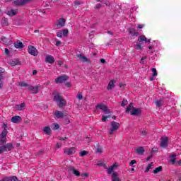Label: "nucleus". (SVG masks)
Listing matches in <instances>:
<instances>
[{
  "label": "nucleus",
  "mask_w": 181,
  "mask_h": 181,
  "mask_svg": "<svg viewBox=\"0 0 181 181\" xmlns=\"http://www.w3.org/2000/svg\"><path fill=\"white\" fill-rule=\"evenodd\" d=\"M4 52L6 54H9V49H8L7 48L5 49Z\"/></svg>",
  "instance_id": "obj_59"
},
{
  "label": "nucleus",
  "mask_w": 181,
  "mask_h": 181,
  "mask_svg": "<svg viewBox=\"0 0 181 181\" xmlns=\"http://www.w3.org/2000/svg\"><path fill=\"white\" fill-rule=\"evenodd\" d=\"M2 80H4V76H0V90L4 87V81Z\"/></svg>",
  "instance_id": "obj_42"
},
{
  "label": "nucleus",
  "mask_w": 181,
  "mask_h": 181,
  "mask_svg": "<svg viewBox=\"0 0 181 181\" xmlns=\"http://www.w3.org/2000/svg\"><path fill=\"white\" fill-rule=\"evenodd\" d=\"M7 135H8V130L4 129L0 134L1 145H4V144H6V136Z\"/></svg>",
  "instance_id": "obj_6"
},
{
  "label": "nucleus",
  "mask_w": 181,
  "mask_h": 181,
  "mask_svg": "<svg viewBox=\"0 0 181 181\" xmlns=\"http://www.w3.org/2000/svg\"><path fill=\"white\" fill-rule=\"evenodd\" d=\"M151 169H153V163H151L148 165V166L146 167V168L145 170V173H148V172H149V170Z\"/></svg>",
  "instance_id": "obj_29"
},
{
  "label": "nucleus",
  "mask_w": 181,
  "mask_h": 181,
  "mask_svg": "<svg viewBox=\"0 0 181 181\" xmlns=\"http://www.w3.org/2000/svg\"><path fill=\"white\" fill-rule=\"evenodd\" d=\"M28 52L30 54H31V56H37V54H39V52H37L36 47L32 45L28 46Z\"/></svg>",
  "instance_id": "obj_7"
},
{
  "label": "nucleus",
  "mask_w": 181,
  "mask_h": 181,
  "mask_svg": "<svg viewBox=\"0 0 181 181\" xmlns=\"http://www.w3.org/2000/svg\"><path fill=\"white\" fill-rule=\"evenodd\" d=\"M128 105V100L124 99L122 102V107H125V105Z\"/></svg>",
  "instance_id": "obj_41"
},
{
  "label": "nucleus",
  "mask_w": 181,
  "mask_h": 181,
  "mask_svg": "<svg viewBox=\"0 0 181 181\" xmlns=\"http://www.w3.org/2000/svg\"><path fill=\"white\" fill-rule=\"evenodd\" d=\"M25 108H26L25 103H21V104L16 105V110H17V111H23V110H25Z\"/></svg>",
  "instance_id": "obj_19"
},
{
  "label": "nucleus",
  "mask_w": 181,
  "mask_h": 181,
  "mask_svg": "<svg viewBox=\"0 0 181 181\" xmlns=\"http://www.w3.org/2000/svg\"><path fill=\"white\" fill-rule=\"evenodd\" d=\"M67 78H69V77H67V76H59L55 79V82L57 83H64V81H66V80H67Z\"/></svg>",
  "instance_id": "obj_14"
},
{
  "label": "nucleus",
  "mask_w": 181,
  "mask_h": 181,
  "mask_svg": "<svg viewBox=\"0 0 181 181\" xmlns=\"http://www.w3.org/2000/svg\"><path fill=\"white\" fill-rule=\"evenodd\" d=\"M54 115L57 118H63L64 117H66L67 116V113L66 112H60L59 110H57L54 112Z\"/></svg>",
  "instance_id": "obj_12"
},
{
  "label": "nucleus",
  "mask_w": 181,
  "mask_h": 181,
  "mask_svg": "<svg viewBox=\"0 0 181 181\" xmlns=\"http://www.w3.org/2000/svg\"><path fill=\"white\" fill-rule=\"evenodd\" d=\"M32 0H16L13 1V4L16 6H21L22 5H26L28 2H30Z\"/></svg>",
  "instance_id": "obj_8"
},
{
  "label": "nucleus",
  "mask_w": 181,
  "mask_h": 181,
  "mask_svg": "<svg viewBox=\"0 0 181 181\" xmlns=\"http://www.w3.org/2000/svg\"><path fill=\"white\" fill-rule=\"evenodd\" d=\"M115 87V81H110L108 86L107 90H112Z\"/></svg>",
  "instance_id": "obj_25"
},
{
  "label": "nucleus",
  "mask_w": 181,
  "mask_h": 181,
  "mask_svg": "<svg viewBox=\"0 0 181 181\" xmlns=\"http://www.w3.org/2000/svg\"><path fill=\"white\" fill-rule=\"evenodd\" d=\"M57 37H63V32L61 30V31H59L57 33Z\"/></svg>",
  "instance_id": "obj_44"
},
{
  "label": "nucleus",
  "mask_w": 181,
  "mask_h": 181,
  "mask_svg": "<svg viewBox=\"0 0 181 181\" xmlns=\"http://www.w3.org/2000/svg\"><path fill=\"white\" fill-rule=\"evenodd\" d=\"M11 121L13 124H18L22 121V118L20 116H14L11 118Z\"/></svg>",
  "instance_id": "obj_18"
},
{
  "label": "nucleus",
  "mask_w": 181,
  "mask_h": 181,
  "mask_svg": "<svg viewBox=\"0 0 181 181\" xmlns=\"http://www.w3.org/2000/svg\"><path fill=\"white\" fill-rule=\"evenodd\" d=\"M151 71H152V72L153 73V77L158 76V72L156 71V69L152 68Z\"/></svg>",
  "instance_id": "obj_43"
},
{
  "label": "nucleus",
  "mask_w": 181,
  "mask_h": 181,
  "mask_svg": "<svg viewBox=\"0 0 181 181\" xmlns=\"http://www.w3.org/2000/svg\"><path fill=\"white\" fill-rule=\"evenodd\" d=\"M4 73H5V69L0 67V77H2V74H4Z\"/></svg>",
  "instance_id": "obj_47"
},
{
  "label": "nucleus",
  "mask_w": 181,
  "mask_h": 181,
  "mask_svg": "<svg viewBox=\"0 0 181 181\" xmlns=\"http://www.w3.org/2000/svg\"><path fill=\"white\" fill-rule=\"evenodd\" d=\"M43 132L45 133H46L47 135H49V134H50V132H51V129L49 127L47 126V127H44Z\"/></svg>",
  "instance_id": "obj_30"
},
{
  "label": "nucleus",
  "mask_w": 181,
  "mask_h": 181,
  "mask_svg": "<svg viewBox=\"0 0 181 181\" xmlns=\"http://www.w3.org/2000/svg\"><path fill=\"white\" fill-rule=\"evenodd\" d=\"M155 47H156V42L152 43L151 45L148 46L149 50H151V53H155Z\"/></svg>",
  "instance_id": "obj_26"
},
{
  "label": "nucleus",
  "mask_w": 181,
  "mask_h": 181,
  "mask_svg": "<svg viewBox=\"0 0 181 181\" xmlns=\"http://www.w3.org/2000/svg\"><path fill=\"white\" fill-rule=\"evenodd\" d=\"M64 152L66 155H73V153H76V148L71 147L70 148H66Z\"/></svg>",
  "instance_id": "obj_15"
},
{
  "label": "nucleus",
  "mask_w": 181,
  "mask_h": 181,
  "mask_svg": "<svg viewBox=\"0 0 181 181\" xmlns=\"http://www.w3.org/2000/svg\"><path fill=\"white\" fill-rule=\"evenodd\" d=\"M144 152H145V149L144 148V147H139L136 148V153L138 155H144Z\"/></svg>",
  "instance_id": "obj_22"
},
{
  "label": "nucleus",
  "mask_w": 181,
  "mask_h": 181,
  "mask_svg": "<svg viewBox=\"0 0 181 181\" xmlns=\"http://www.w3.org/2000/svg\"><path fill=\"white\" fill-rule=\"evenodd\" d=\"M156 105L157 107H160V105H162V100H157V101L156 102Z\"/></svg>",
  "instance_id": "obj_46"
},
{
  "label": "nucleus",
  "mask_w": 181,
  "mask_h": 181,
  "mask_svg": "<svg viewBox=\"0 0 181 181\" xmlns=\"http://www.w3.org/2000/svg\"><path fill=\"white\" fill-rule=\"evenodd\" d=\"M118 168V164L115 163L114 165H111L108 169H107V173L108 175L112 174V181H121V179H119V174L117 172H114V170H117Z\"/></svg>",
  "instance_id": "obj_1"
},
{
  "label": "nucleus",
  "mask_w": 181,
  "mask_h": 181,
  "mask_svg": "<svg viewBox=\"0 0 181 181\" xmlns=\"http://www.w3.org/2000/svg\"><path fill=\"white\" fill-rule=\"evenodd\" d=\"M3 26H8V19L4 18L2 21Z\"/></svg>",
  "instance_id": "obj_40"
},
{
  "label": "nucleus",
  "mask_w": 181,
  "mask_h": 181,
  "mask_svg": "<svg viewBox=\"0 0 181 181\" xmlns=\"http://www.w3.org/2000/svg\"><path fill=\"white\" fill-rule=\"evenodd\" d=\"M2 152H5V151L4 150V147L0 146V155L2 153Z\"/></svg>",
  "instance_id": "obj_58"
},
{
  "label": "nucleus",
  "mask_w": 181,
  "mask_h": 181,
  "mask_svg": "<svg viewBox=\"0 0 181 181\" xmlns=\"http://www.w3.org/2000/svg\"><path fill=\"white\" fill-rule=\"evenodd\" d=\"M96 108H100V110H102V111H103V112H105L106 114H110V112H111V111L108 109L107 105L104 104L98 105L96 106Z\"/></svg>",
  "instance_id": "obj_9"
},
{
  "label": "nucleus",
  "mask_w": 181,
  "mask_h": 181,
  "mask_svg": "<svg viewBox=\"0 0 181 181\" xmlns=\"http://www.w3.org/2000/svg\"><path fill=\"white\" fill-rule=\"evenodd\" d=\"M9 64H11V66H16V64H18V62H16V61H10Z\"/></svg>",
  "instance_id": "obj_45"
},
{
  "label": "nucleus",
  "mask_w": 181,
  "mask_h": 181,
  "mask_svg": "<svg viewBox=\"0 0 181 181\" xmlns=\"http://www.w3.org/2000/svg\"><path fill=\"white\" fill-rule=\"evenodd\" d=\"M66 139H67V137L59 139L60 141H66Z\"/></svg>",
  "instance_id": "obj_62"
},
{
  "label": "nucleus",
  "mask_w": 181,
  "mask_h": 181,
  "mask_svg": "<svg viewBox=\"0 0 181 181\" xmlns=\"http://www.w3.org/2000/svg\"><path fill=\"white\" fill-rule=\"evenodd\" d=\"M64 124H65V125H67V124H70V120H64Z\"/></svg>",
  "instance_id": "obj_57"
},
{
  "label": "nucleus",
  "mask_w": 181,
  "mask_h": 181,
  "mask_svg": "<svg viewBox=\"0 0 181 181\" xmlns=\"http://www.w3.org/2000/svg\"><path fill=\"white\" fill-rule=\"evenodd\" d=\"M39 88H40V86L28 87V90L32 91L33 94H37V93H39Z\"/></svg>",
  "instance_id": "obj_13"
},
{
  "label": "nucleus",
  "mask_w": 181,
  "mask_h": 181,
  "mask_svg": "<svg viewBox=\"0 0 181 181\" xmlns=\"http://www.w3.org/2000/svg\"><path fill=\"white\" fill-rule=\"evenodd\" d=\"M20 87H30V86H29L28 83H26L25 82H21L19 83Z\"/></svg>",
  "instance_id": "obj_34"
},
{
  "label": "nucleus",
  "mask_w": 181,
  "mask_h": 181,
  "mask_svg": "<svg viewBox=\"0 0 181 181\" xmlns=\"http://www.w3.org/2000/svg\"><path fill=\"white\" fill-rule=\"evenodd\" d=\"M176 154H173L170 156V162H171V163L173 165H175L176 164Z\"/></svg>",
  "instance_id": "obj_23"
},
{
  "label": "nucleus",
  "mask_w": 181,
  "mask_h": 181,
  "mask_svg": "<svg viewBox=\"0 0 181 181\" xmlns=\"http://www.w3.org/2000/svg\"><path fill=\"white\" fill-rule=\"evenodd\" d=\"M66 87H71V83H70V82H67L66 83Z\"/></svg>",
  "instance_id": "obj_60"
},
{
  "label": "nucleus",
  "mask_w": 181,
  "mask_h": 181,
  "mask_svg": "<svg viewBox=\"0 0 181 181\" xmlns=\"http://www.w3.org/2000/svg\"><path fill=\"white\" fill-rule=\"evenodd\" d=\"M129 32L132 35V36H138V33L135 32V28H129Z\"/></svg>",
  "instance_id": "obj_28"
},
{
  "label": "nucleus",
  "mask_w": 181,
  "mask_h": 181,
  "mask_svg": "<svg viewBox=\"0 0 181 181\" xmlns=\"http://www.w3.org/2000/svg\"><path fill=\"white\" fill-rule=\"evenodd\" d=\"M103 148L100 146H97L96 147V153H103Z\"/></svg>",
  "instance_id": "obj_33"
},
{
  "label": "nucleus",
  "mask_w": 181,
  "mask_h": 181,
  "mask_svg": "<svg viewBox=\"0 0 181 181\" xmlns=\"http://www.w3.org/2000/svg\"><path fill=\"white\" fill-rule=\"evenodd\" d=\"M126 112H130L131 115H139V114H141V109L134 107L132 103H130L129 107L126 109Z\"/></svg>",
  "instance_id": "obj_3"
},
{
  "label": "nucleus",
  "mask_w": 181,
  "mask_h": 181,
  "mask_svg": "<svg viewBox=\"0 0 181 181\" xmlns=\"http://www.w3.org/2000/svg\"><path fill=\"white\" fill-rule=\"evenodd\" d=\"M55 45H56V46H59L60 45H62V42L57 40Z\"/></svg>",
  "instance_id": "obj_56"
},
{
  "label": "nucleus",
  "mask_w": 181,
  "mask_h": 181,
  "mask_svg": "<svg viewBox=\"0 0 181 181\" xmlns=\"http://www.w3.org/2000/svg\"><path fill=\"white\" fill-rule=\"evenodd\" d=\"M82 176L87 177V176H88V174H87V173H84V174H83V175H82Z\"/></svg>",
  "instance_id": "obj_64"
},
{
  "label": "nucleus",
  "mask_w": 181,
  "mask_h": 181,
  "mask_svg": "<svg viewBox=\"0 0 181 181\" xmlns=\"http://www.w3.org/2000/svg\"><path fill=\"white\" fill-rule=\"evenodd\" d=\"M169 142V138L166 136H163L161 138V141H160V146L161 148H166L168 146V144Z\"/></svg>",
  "instance_id": "obj_10"
},
{
  "label": "nucleus",
  "mask_w": 181,
  "mask_h": 181,
  "mask_svg": "<svg viewBox=\"0 0 181 181\" xmlns=\"http://www.w3.org/2000/svg\"><path fill=\"white\" fill-rule=\"evenodd\" d=\"M72 170L75 176H80V172L77 171V170L74 169V168H72Z\"/></svg>",
  "instance_id": "obj_36"
},
{
  "label": "nucleus",
  "mask_w": 181,
  "mask_h": 181,
  "mask_svg": "<svg viewBox=\"0 0 181 181\" xmlns=\"http://www.w3.org/2000/svg\"><path fill=\"white\" fill-rule=\"evenodd\" d=\"M100 62H102L103 64L105 63V59H100Z\"/></svg>",
  "instance_id": "obj_63"
},
{
  "label": "nucleus",
  "mask_w": 181,
  "mask_h": 181,
  "mask_svg": "<svg viewBox=\"0 0 181 181\" xmlns=\"http://www.w3.org/2000/svg\"><path fill=\"white\" fill-rule=\"evenodd\" d=\"M147 59V57L146 56H144L143 57L141 60H140V64H145V60H146Z\"/></svg>",
  "instance_id": "obj_39"
},
{
  "label": "nucleus",
  "mask_w": 181,
  "mask_h": 181,
  "mask_svg": "<svg viewBox=\"0 0 181 181\" xmlns=\"http://www.w3.org/2000/svg\"><path fill=\"white\" fill-rule=\"evenodd\" d=\"M6 13L8 16H15L18 13V9H8Z\"/></svg>",
  "instance_id": "obj_17"
},
{
  "label": "nucleus",
  "mask_w": 181,
  "mask_h": 181,
  "mask_svg": "<svg viewBox=\"0 0 181 181\" xmlns=\"http://www.w3.org/2000/svg\"><path fill=\"white\" fill-rule=\"evenodd\" d=\"M59 148H62V143H57L56 144V148L59 149Z\"/></svg>",
  "instance_id": "obj_51"
},
{
  "label": "nucleus",
  "mask_w": 181,
  "mask_h": 181,
  "mask_svg": "<svg viewBox=\"0 0 181 181\" xmlns=\"http://www.w3.org/2000/svg\"><path fill=\"white\" fill-rule=\"evenodd\" d=\"M87 153H88V152H87L86 151H82L79 153V156H86V155H87Z\"/></svg>",
  "instance_id": "obj_37"
},
{
  "label": "nucleus",
  "mask_w": 181,
  "mask_h": 181,
  "mask_svg": "<svg viewBox=\"0 0 181 181\" xmlns=\"http://www.w3.org/2000/svg\"><path fill=\"white\" fill-rule=\"evenodd\" d=\"M46 62L47 63H49L52 64V63H54V58L50 55H47L45 59Z\"/></svg>",
  "instance_id": "obj_21"
},
{
  "label": "nucleus",
  "mask_w": 181,
  "mask_h": 181,
  "mask_svg": "<svg viewBox=\"0 0 181 181\" xmlns=\"http://www.w3.org/2000/svg\"><path fill=\"white\" fill-rule=\"evenodd\" d=\"M135 163H136V160H132L130 163H129V166H134V165H135Z\"/></svg>",
  "instance_id": "obj_49"
},
{
  "label": "nucleus",
  "mask_w": 181,
  "mask_h": 181,
  "mask_svg": "<svg viewBox=\"0 0 181 181\" xmlns=\"http://www.w3.org/2000/svg\"><path fill=\"white\" fill-rule=\"evenodd\" d=\"M175 165H176V166H181V160L177 161V162L175 163Z\"/></svg>",
  "instance_id": "obj_53"
},
{
  "label": "nucleus",
  "mask_w": 181,
  "mask_h": 181,
  "mask_svg": "<svg viewBox=\"0 0 181 181\" xmlns=\"http://www.w3.org/2000/svg\"><path fill=\"white\" fill-rule=\"evenodd\" d=\"M110 117H111V115H107V116L103 115L102 116V121H103V122H105L107 121V119L110 118Z\"/></svg>",
  "instance_id": "obj_38"
},
{
  "label": "nucleus",
  "mask_w": 181,
  "mask_h": 181,
  "mask_svg": "<svg viewBox=\"0 0 181 181\" xmlns=\"http://www.w3.org/2000/svg\"><path fill=\"white\" fill-rule=\"evenodd\" d=\"M14 46L16 49H22V47H23V44L21 42H16L14 43Z\"/></svg>",
  "instance_id": "obj_27"
},
{
  "label": "nucleus",
  "mask_w": 181,
  "mask_h": 181,
  "mask_svg": "<svg viewBox=\"0 0 181 181\" xmlns=\"http://www.w3.org/2000/svg\"><path fill=\"white\" fill-rule=\"evenodd\" d=\"M159 172H162V167H158L156 169L153 170V173H155L156 175L159 173Z\"/></svg>",
  "instance_id": "obj_32"
},
{
  "label": "nucleus",
  "mask_w": 181,
  "mask_h": 181,
  "mask_svg": "<svg viewBox=\"0 0 181 181\" xmlns=\"http://www.w3.org/2000/svg\"><path fill=\"white\" fill-rule=\"evenodd\" d=\"M54 100L57 103L58 106L60 107H64L66 104V100H64L59 93L54 95Z\"/></svg>",
  "instance_id": "obj_4"
},
{
  "label": "nucleus",
  "mask_w": 181,
  "mask_h": 181,
  "mask_svg": "<svg viewBox=\"0 0 181 181\" xmlns=\"http://www.w3.org/2000/svg\"><path fill=\"white\" fill-rule=\"evenodd\" d=\"M1 148H4V152H6V151H12L13 146L11 143H8L5 146H1Z\"/></svg>",
  "instance_id": "obj_16"
},
{
  "label": "nucleus",
  "mask_w": 181,
  "mask_h": 181,
  "mask_svg": "<svg viewBox=\"0 0 181 181\" xmlns=\"http://www.w3.org/2000/svg\"><path fill=\"white\" fill-rule=\"evenodd\" d=\"M2 128L4 129H6V128H8V124L4 123L3 125H2Z\"/></svg>",
  "instance_id": "obj_52"
},
{
  "label": "nucleus",
  "mask_w": 181,
  "mask_h": 181,
  "mask_svg": "<svg viewBox=\"0 0 181 181\" xmlns=\"http://www.w3.org/2000/svg\"><path fill=\"white\" fill-rule=\"evenodd\" d=\"M77 98H78V100H83V95H81V93H78V95H77Z\"/></svg>",
  "instance_id": "obj_48"
},
{
  "label": "nucleus",
  "mask_w": 181,
  "mask_h": 181,
  "mask_svg": "<svg viewBox=\"0 0 181 181\" xmlns=\"http://www.w3.org/2000/svg\"><path fill=\"white\" fill-rule=\"evenodd\" d=\"M62 32L63 36H67L69 35V30L68 29H64L63 30H61Z\"/></svg>",
  "instance_id": "obj_35"
},
{
  "label": "nucleus",
  "mask_w": 181,
  "mask_h": 181,
  "mask_svg": "<svg viewBox=\"0 0 181 181\" xmlns=\"http://www.w3.org/2000/svg\"><path fill=\"white\" fill-rule=\"evenodd\" d=\"M78 59H79V60H81V62H83V63H90V60L83 54H78Z\"/></svg>",
  "instance_id": "obj_20"
},
{
  "label": "nucleus",
  "mask_w": 181,
  "mask_h": 181,
  "mask_svg": "<svg viewBox=\"0 0 181 181\" xmlns=\"http://www.w3.org/2000/svg\"><path fill=\"white\" fill-rule=\"evenodd\" d=\"M64 25H66V21H64V18H61V19L58 20V21L56 23V26H57V29H60V28H63V26H64Z\"/></svg>",
  "instance_id": "obj_11"
},
{
  "label": "nucleus",
  "mask_w": 181,
  "mask_h": 181,
  "mask_svg": "<svg viewBox=\"0 0 181 181\" xmlns=\"http://www.w3.org/2000/svg\"><path fill=\"white\" fill-rule=\"evenodd\" d=\"M1 40H2L3 43H4V45H6L7 46H8V45H11V40H9L4 36L1 37Z\"/></svg>",
  "instance_id": "obj_24"
},
{
  "label": "nucleus",
  "mask_w": 181,
  "mask_h": 181,
  "mask_svg": "<svg viewBox=\"0 0 181 181\" xmlns=\"http://www.w3.org/2000/svg\"><path fill=\"white\" fill-rule=\"evenodd\" d=\"M37 73V71L36 70H34V71H33V76H36Z\"/></svg>",
  "instance_id": "obj_61"
},
{
  "label": "nucleus",
  "mask_w": 181,
  "mask_h": 181,
  "mask_svg": "<svg viewBox=\"0 0 181 181\" xmlns=\"http://www.w3.org/2000/svg\"><path fill=\"white\" fill-rule=\"evenodd\" d=\"M2 181H11V177H5Z\"/></svg>",
  "instance_id": "obj_50"
},
{
  "label": "nucleus",
  "mask_w": 181,
  "mask_h": 181,
  "mask_svg": "<svg viewBox=\"0 0 181 181\" xmlns=\"http://www.w3.org/2000/svg\"><path fill=\"white\" fill-rule=\"evenodd\" d=\"M144 26H145V25H144V24H139V25H138V29H143Z\"/></svg>",
  "instance_id": "obj_55"
},
{
  "label": "nucleus",
  "mask_w": 181,
  "mask_h": 181,
  "mask_svg": "<svg viewBox=\"0 0 181 181\" xmlns=\"http://www.w3.org/2000/svg\"><path fill=\"white\" fill-rule=\"evenodd\" d=\"M59 128H60V125H59V124H57V123L52 124V129H54V131H56L57 129H59Z\"/></svg>",
  "instance_id": "obj_31"
},
{
  "label": "nucleus",
  "mask_w": 181,
  "mask_h": 181,
  "mask_svg": "<svg viewBox=\"0 0 181 181\" xmlns=\"http://www.w3.org/2000/svg\"><path fill=\"white\" fill-rule=\"evenodd\" d=\"M110 125L111 127L110 129V135H112V134H114V132H115V131H117L118 128H119V123L113 121L110 123Z\"/></svg>",
  "instance_id": "obj_5"
},
{
  "label": "nucleus",
  "mask_w": 181,
  "mask_h": 181,
  "mask_svg": "<svg viewBox=\"0 0 181 181\" xmlns=\"http://www.w3.org/2000/svg\"><path fill=\"white\" fill-rule=\"evenodd\" d=\"M142 42L149 43L151 42V39L148 40V38H146L145 35H141L140 37H139L138 42H136V44L134 45V47L135 49H136V50H142L144 49V47H142Z\"/></svg>",
  "instance_id": "obj_2"
},
{
  "label": "nucleus",
  "mask_w": 181,
  "mask_h": 181,
  "mask_svg": "<svg viewBox=\"0 0 181 181\" xmlns=\"http://www.w3.org/2000/svg\"><path fill=\"white\" fill-rule=\"evenodd\" d=\"M141 135H143V136L146 135V130L143 129V130L141 132Z\"/></svg>",
  "instance_id": "obj_54"
}]
</instances>
